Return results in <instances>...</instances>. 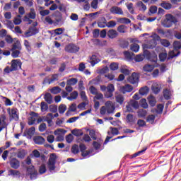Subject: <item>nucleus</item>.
<instances>
[{
	"label": "nucleus",
	"mask_w": 181,
	"mask_h": 181,
	"mask_svg": "<svg viewBox=\"0 0 181 181\" xmlns=\"http://www.w3.org/2000/svg\"><path fill=\"white\" fill-rule=\"evenodd\" d=\"M130 105L135 110H138L139 108V103L136 100H130L129 101Z\"/></svg>",
	"instance_id": "obj_42"
},
{
	"label": "nucleus",
	"mask_w": 181,
	"mask_h": 181,
	"mask_svg": "<svg viewBox=\"0 0 181 181\" xmlns=\"http://www.w3.org/2000/svg\"><path fill=\"white\" fill-rule=\"evenodd\" d=\"M151 90L154 94H158V93L160 91V84H159L158 82H153L151 86Z\"/></svg>",
	"instance_id": "obj_16"
},
{
	"label": "nucleus",
	"mask_w": 181,
	"mask_h": 181,
	"mask_svg": "<svg viewBox=\"0 0 181 181\" xmlns=\"http://www.w3.org/2000/svg\"><path fill=\"white\" fill-rule=\"evenodd\" d=\"M115 91V88L112 84H109L107 86V90L104 93L105 98H111L114 96V93Z\"/></svg>",
	"instance_id": "obj_8"
},
{
	"label": "nucleus",
	"mask_w": 181,
	"mask_h": 181,
	"mask_svg": "<svg viewBox=\"0 0 181 181\" xmlns=\"http://www.w3.org/2000/svg\"><path fill=\"white\" fill-rule=\"evenodd\" d=\"M64 50L67 53H77L80 50V47L76 44L71 43L65 46Z\"/></svg>",
	"instance_id": "obj_6"
},
{
	"label": "nucleus",
	"mask_w": 181,
	"mask_h": 181,
	"mask_svg": "<svg viewBox=\"0 0 181 181\" xmlns=\"http://www.w3.org/2000/svg\"><path fill=\"white\" fill-rule=\"evenodd\" d=\"M173 50H171L168 53V59H174V57H177L180 56V49H181V41H175L173 44Z\"/></svg>",
	"instance_id": "obj_2"
},
{
	"label": "nucleus",
	"mask_w": 181,
	"mask_h": 181,
	"mask_svg": "<svg viewBox=\"0 0 181 181\" xmlns=\"http://www.w3.org/2000/svg\"><path fill=\"white\" fill-rule=\"evenodd\" d=\"M71 152L72 153H74V155H76V153H78V145H74L71 148Z\"/></svg>",
	"instance_id": "obj_62"
},
{
	"label": "nucleus",
	"mask_w": 181,
	"mask_h": 181,
	"mask_svg": "<svg viewBox=\"0 0 181 181\" xmlns=\"http://www.w3.org/2000/svg\"><path fill=\"white\" fill-rule=\"evenodd\" d=\"M132 90H134V87L129 84H126L125 86L120 88V91L122 93V94H126V93H131Z\"/></svg>",
	"instance_id": "obj_15"
},
{
	"label": "nucleus",
	"mask_w": 181,
	"mask_h": 181,
	"mask_svg": "<svg viewBox=\"0 0 181 181\" xmlns=\"http://www.w3.org/2000/svg\"><path fill=\"white\" fill-rule=\"evenodd\" d=\"M11 50H22V45H21V42L16 41L13 44Z\"/></svg>",
	"instance_id": "obj_24"
},
{
	"label": "nucleus",
	"mask_w": 181,
	"mask_h": 181,
	"mask_svg": "<svg viewBox=\"0 0 181 181\" xmlns=\"http://www.w3.org/2000/svg\"><path fill=\"white\" fill-rule=\"evenodd\" d=\"M99 62L100 59L98 57L93 54L90 57L89 63H90L91 66H95V64H97V63H98Z\"/></svg>",
	"instance_id": "obj_20"
},
{
	"label": "nucleus",
	"mask_w": 181,
	"mask_h": 181,
	"mask_svg": "<svg viewBox=\"0 0 181 181\" xmlns=\"http://www.w3.org/2000/svg\"><path fill=\"white\" fill-rule=\"evenodd\" d=\"M8 176H13L14 177L16 176H21V173L16 170L11 169L8 170Z\"/></svg>",
	"instance_id": "obj_32"
},
{
	"label": "nucleus",
	"mask_w": 181,
	"mask_h": 181,
	"mask_svg": "<svg viewBox=\"0 0 181 181\" xmlns=\"http://www.w3.org/2000/svg\"><path fill=\"white\" fill-rule=\"evenodd\" d=\"M130 49L132 52H134L135 53H137V52H139V45L136 43L132 44Z\"/></svg>",
	"instance_id": "obj_38"
},
{
	"label": "nucleus",
	"mask_w": 181,
	"mask_h": 181,
	"mask_svg": "<svg viewBox=\"0 0 181 181\" xmlns=\"http://www.w3.org/2000/svg\"><path fill=\"white\" fill-rule=\"evenodd\" d=\"M174 36L176 39H178V40H180V39H181V30L175 31L174 32Z\"/></svg>",
	"instance_id": "obj_61"
},
{
	"label": "nucleus",
	"mask_w": 181,
	"mask_h": 181,
	"mask_svg": "<svg viewBox=\"0 0 181 181\" xmlns=\"http://www.w3.org/2000/svg\"><path fill=\"white\" fill-rule=\"evenodd\" d=\"M161 45L163 46H164L165 47H169V46H170V42H169V41L168 40H165V39H161L160 40Z\"/></svg>",
	"instance_id": "obj_48"
},
{
	"label": "nucleus",
	"mask_w": 181,
	"mask_h": 181,
	"mask_svg": "<svg viewBox=\"0 0 181 181\" xmlns=\"http://www.w3.org/2000/svg\"><path fill=\"white\" fill-rule=\"evenodd\" d=\"M80 95H81V98L83 101L88 102V99L87 98V95H86V92L81 91Z\"/></svg>",
	"instance_id": "obj_58"
},
{
	"label": "nucleus",
	"mask_w": 181,
	"mask_h": 181,
	"mask_svg": "<svg viewBox=\"0 0 181 181\" xmlns=\"http://www.w3.org/2000/svg\"><path fill=\"white\" fill-rule=\"evenodd\" d=\"M110 12L112 15H124V11H122V8L117 6H112L110 9Z\"/></svg>",
	"instance_id": "obj_11"
},
{
	"label": "nucleus",
	"mask_w": 181,
	"mask_h": 181,
	"mask_svg": "<svg viewBox=\"0 0 181 181\" xmlns=\"http://www.w3.org/2000/svg\"><path fill=\"white\" fill-rule=\"evenodd\" d=\"M127 29L128 27H127L125 25H120L117 27V32H119V33H127Z\"/></svg>",
	"instance_id": "obj_29"
},
{
	"label": "nucleus",
	"mask_w": 181,
	"mask_h": 181,
	"mask_svg": "<svg viewBox=\"0 0 181 181\" xmlns=\"http://www.w3.org/2000/svg\"><path fill=\"white\" fill-rule=\"evenodd\" d=\"M57 160V156L56 153H51L48 162L47 163V168L49 172L54 171L56 169V160Z\"/></svg>",
	"instance_id": "obj_4"
},
{
	"label": "nucleus",
	"mask_w": 181,
	"mask_h": 181,
	"mask_svg": "<svg viewBox=\"0 0 181 181\" xmlns=\"http://www.w3.org/2000/svg\"><path fill=\"white\" fill-rule=\"evenodd\" d=\"M110 70H112L113 71H115V70H118V64L115 63V62H112L110 65Z\"/></svg>",
	"instance_id": "obj_55"
},
{
	"label": "nucleus",
	"mask_w": 181,
	"mask_h": 181,
	"mask_svg": "<svg viewBox=\"0 0 181 181\" xmlns=\"http://www.w3.org/2000/svg\"><path fill=\"white\" fill-rule=\"evenodd\" d=\"M172 95V93H170V91L168 89L164 90L163 91V97L165 100H170V96Z\"/></svg>",
	"instance_id": "obj_39"
},
{
	"label": "nucleus",
	"mask_w": 181,
	"mask_h": 181,
	"mask_svg": "<svg viewBox=\"0 0 181 181\" xmlns=\"http://www.w3.org/2000/svg\"><path fill=\"white\" fill-rule=\"evenodd\" d=\"M24 45L27 49L28 52H32V47H30V42L28 40H24Z\"/></svg>",
	"instance_id": "obj_49"
},
{
	"label": "nucleus",
	"mask_w": 181,
	"mask_h": 181,
	"mask_svg": "<svg viewBox=\"0 0 181 181\" xmlns=\"http://www.w3.org/2000/svg\"><path fill=\"white\" fill-rule=\"evenodd\" d=\"M127 8L128 11L130 12V13L134 14V4L129 3V4L127 5Z\"/></svg>",
	"instance_id": "obj_54"
},
{
	"label": "nucleus",
	"mask_w": 181,
	"mask_h": 181,
	"mask_svg": "<svg viewBox=\"0 0 181 181\" xmlns=\"http://www.w3.org/2000/svg\"><path fill=\"white\" fill-rule=\"evenodd\" d=\"M107 35L110 39H115V37L118 36V32L114 29H112L107 31Z\"/></svg>",
	"instance_id": "obj_18"
},
{
	"label": "nucleus",
	"mask_w": 181,
	"mask_h": 181,
	"mask_svg": "<svg viewBox=\"0 0 181 181\" xmlns=\"http://www.w3.org/2000/svg\"><path fill=\"white\" fill-rule=\"evenodd\" d=\"M39 172L40 175H43V173H46V165L45 164H42L40 165Z\"/></svg>",
	"instance_id": "obj_59"
},
{
	"label": "nucleus",
	"mask_w": 181,
	"mask_h": 181,
	"mask_svg": "<svg viewBox=\"0 0 181 181\" xmlns=\"http://www.w3.org/2000/svg\"><path fill=\"white\" fill-rule=\"evenodd\" d=\"M47 108H49V107L47 106V103H46L45 102H42L41 111H42V112H44L45 111H47Z\"/></svg>",
	"instance_id": "obj_56"
},
{
	"label": "nucleus",
	"mask_w": 181,
	"mask_h": 181,
	"mask_svg": "<svg viewBox=\"0 0 181 181\" xmlns=\"http://www.w3.org/2000/svg\"><path fill=\"white\" fill-rule=\"evenodd\" d=\"M66 110H67V106H66V105L62 104L59 106V114H64V112H66Z\"/></svg>",
	"instance_id": "obj_46"
},
{
	"label": "nucleus",
	"mask_w": 181,
	"mask_h": 181,
	"mask_svg": "<svg viewBox=\"0 0 181 181\" xmlns=\"http://www.w3.org/2000/svg\"><path fill=\"white\" fill-rule=\"evenodd\" d=\"M24 17L30 18V19H36V11L34 8H30V12Z\"/></svg>",
	"instance_id": "obj_19"
},
{
	"label": "nucleus",
	"mask_w": 181,
	"mask_h": 181,
	"mask_svg": "<svg viewBox=\"0 0 181 181\" xmlns=\"http://www.w3.org/2000/svg\"><path fill=\"white\" fill-rule=\"evenodd\" d=\"M78 81V79H77L76 78H71L67 80L66 84L67 86H76Z\"/></svg>",
	"instance_id": "obj_31"
},
{
	"label": "nucleus",
	"mask_w": 181,
	"mask_h": 181,
	"mask_svg": "<svg viewBox=\"0 0 181 181\" xmlns=\"http://www.w3.org/2000/svg\"><path fill=\"white\" fill-rule=\"evenodd\" d=\"M39 33V29L35 26H30L29 28L24 33L23 37H30Z\"/></svg>",
	"instance_id": "obj_5"
},
{
	"label": "nucleus",
	"mask_w": 181,
	"mask_h": 181,
	"mask_svg": "<svg viewBox=\"0 0 181 181\" xmlns=\"http://www.w3.org/2000/svg\"><path fill=\"white\" fill-rule=\"evenodd\" d=\"M117 22L119 23H124L125 25L131 23V21L129 20V18H117Z\"/></svg>",
	"instance_id": "obj_27"
},
{
	"label": "nucleus",
	"mask_w": 181,
	"mask_h": 181,
	"mask_svg": "<svg viewBox=\"0 0 181 181\" xmlns=\"http://www.w3.org/2000/svg\"><path fill=\"white\" fill-rule=\"evenodd\" d=\"M7 111L13 119H15V121H18V119H19V115H18V109L13 108L11 111V108H8Z\"/></svg>",
	"instance_id": "obj_12"
},
{
	"label": "nucleus",
	"mask_w": 181,
	"mask_h": 181,
	"mask_svg": "<svg viewBox=\"0 0 181 181\" xmlns=\"http://www.w3.org/2000/svg\"><path fill=\"white\" fill-rule=\"evenodd\" d=\"M117 23L114 21H110L107 23V28H115Z\"/></svg>",
	"instance_id": "obj_60"
},
{
	"label": "nucleus",
	"mask_w": 181,
	"mask_h": 181,
	"mask_svg": "<svg viewBox=\"0 0 181 181\" xmlns=\"http://www.w3.org/2000/svg\"><path fill=\"white\" fill-rule=\"evenodd\" d=\"M60 91H62V88H60V87H59V86L53 87L51 89L52 94H59V93H60Z\"/></svg>",
	"instance_id": "obj_44"
},
{
	"label": "nucleus",
	"mask_w": 181,
	"mask_h": 181,
	"mask_svg": "<svg viewBox=\"0 0 181 181\" xmlns=\"http://www.w3.org/2000/svg\"><path fill=\"white\" fill-rule=\"evenodd\" d=\"M115 99L117 103L119 104H123L125 98H124V95L122 94H118L115 95Z\"/></svg>",
	"instance_id": "obj_28"
},
{
	"label": "nucleus",
	"mask_w": 181,
	"mask_h": 181,
	"mask_svg": "<svg viewBox=\"0 0 181 181\" xmlns=\"http://www.w3.org/2000/svg\"><path fill=\"white\" fill-rule=\"evenodd\" d=\"M89 91L90 93L93 94V95H95V94L98 93V90H97L96 88L94 87L93 86L89 88Z\"/></svg>",
	"instance_id": "obj_57"
},
{
	"label": "nucleus",
	"mask_w": 181,
	"mask_h": 181,
	"mask_svg": "<svg viewBox=\"0 0 181 181\" xmlns=\"http://www.w3.org/2000/svg\"><path fill=\"white\" fill-rule=\"evenodd\" d=\"M148 93H149V89L148 88V86L141 88L139 90V94H141V95H146V94H148Z\"/></svg>",
	"instance_id": "obj_41"
},
{
	"label": "nucleus",
	"mask_w": 181,
	"mask_h": 181,
	"mask_svg": "<svg viewBox=\"0 0 181 181\" xmlns=\"http://www.w3.org/2000/svg\"><path fill=\"white\" fill-rule=\"evenodd\" d=\"M140 103L142 108H148V103H146V99H141L140 100Z\"/></svg>",
	"instance_id": "obj_64"
},
{
	"label": "nucleus",
	"mask_w": 181,
	"mask_h": 181,
	"mask_svg": "<svg viewBox=\"0 0 181 181\" xmlns=\"http://www.w3.org/2000/svg\"><path fill=\"white\" fill-rule=\"evenodd\" d=\"M13 71H16V70L22 68V62L19 59H13L11 61V66Z\"/></svg>",
	"instance_id": "obj_9"
},
{
	"label": "nucleus",
	"mask_w": 181,
	"mask_h": 181,
	"mask_svg": "<svg viewBox=\"0 0 181 181\" xmlns=\"http://www.w3.org/2000/svg\"><path fill=\"white\" fill-rule=\"evenodd\" d=\"M124 57L127 60H132L135 57V54L126 51L124 52Z\"/></svg>",
	"instance_id": "obj_21"
},
{
	"label": "nucleus",
	"mask_w": 181,
	"mask_h": 181,
	"mask_svg": "<svg viewBox=\"0 0 181 181\" xmlns=\"http://www.w3.org/2000/svg\"><path fill=\"white\" fill-rule=\"evenodd\" d=\"M101 115H105V114H114L115 112V105L112 101L108 100L105 103V106H102L100 109Z\"/></svg>",
	"instance_id": "obj_1"
},
{
	"label": "nucleus",
	"mask_w": 181,
	"mask_h": 181,
	"mask_svg": "<svg viewBox=\"0 0 181 181\" xmlns=\"http://www.w3.org/2000/svg\"><path fill=\"white\" fill-rule=\"evenodd\" d=\"M90 6L93 9H97L98 8V0H93Z\"/></svg>",
	"instance_id": "obj_51"
},
{
	"label": "nucleus",
	"mask_w": 181,
	"mask_h": 181,
	"mask_svg": "<svg viewBox=\"0 0 181 181\" xmlns=\"http://www.w3.org/2000/svg\"><path fill=\"white\" fill-rule=\"evenodd\" d=\"M36 129L34 127L30 128L26 132H24V135H28V136L32 137V135L35 134Z\"/></svg>",
	"instance_id": "obj_33"
},
{
	"label": "nucleus",
	"mask_w": 181,
	"mask_h": 181,
	"mask_svg": "<svg viewBox=\"0 0 181 181\" xmlns=\"http://www.w3.org/2000/svg\"><path fill=\"white\" fill-rule=\"evenodd\" d=\"M145 59L144 54H138L134 57L135 62H142Z\"/></svg>",
	"instance_id": "obj_52"
},
{
	"label": "nucleus",
	"mask_w": 181,
	"mask_h": 181,
	"mask_svg": "<svg viewBox=\"0 0 181 181\" xmlns=\"http://www.w3.org/2000/svg\"><path fill=\"white\" fill-rule=\"evenodd\" d=\"M71 133L75 136H81V135H83V132L80 130H78L77 129L72 130Z\"/></svg>",
	"instance_id": "obj_47"
},
{
	"label": "nucleus",
	"mask_w": 181,
	"mask_h": 181,
	"mask_svg": "<svg viewBox=\"0 0 181 181\" xmlns=\"http://www.w3.org/2000/svg\"><path fill=\"white\" fill-rule=\"evenodd\" d=\"M10 166L13 169H19L21 166V162L17 158H13L10 160Z\"/></svg>",
	"instance_id": "obj_14"
},
{
	"label": "nucleus",
	"mask_w": 181,
	"mask_h": 181,
	"mask_svg": "<svg viewBox=\"0 0 181 181\" xmlns=\"http://www.w3.org/2000/svg\"><path fill=\"white\" fill-rule=\"evenodd\" d=\"M44 98L48 104H52L53 103V97H52V94H50L49 93H47L45 95Z\"/></svg>",
	"instance_id": "obj_26"
},
{
	"label": "nucleus",
	"mask_w": 181,
	"mask_h": 181,
	"mask_svg": "<svg viewBox=\"0 0 181 181\" xmlns=\"http://www.w3.org/2000/svg\"><path fill=\"white\" fill-rule=\"evenodd\" d=\"M127 80L131 84H138V82L139 81V74L134 72L132 76H129Z\"/></svg>",
	"instance_id": "obj_10"
},
{
	"label": "nucleus",
	"mask_w": 181,
	"mask_h": 181,
	"mask_svg": "<svg viewBox=\"0 0 181 181\" xmlns=\"http://www.w3.org/2000/svg\"><path fill=\"white\" fill-rule=\"evenodd\" d=\"M137 114L139 118H144L146 117V110L144 109H140L137 111Z\"/></svg>",
	"instance_id": "obj_35"
},
{
	"label": "nucleus",
	"mask_w": 181,
	"mask_h": 181,
	"mask_svg": "<svg viewBox=\"0 0 181 181\" xmlns=\"http://www.w3.org/2000/svg\"><path fill=\"white\" fill-rule=\"evenodd\" d=\"M33 141L37 145H43L45 140V138L42 137L41 136H37L33 138Z\"/></svg>",
	"instance_id": "obj_17"
},
{
	"label": "nucleus",
	"mask_w": 181,
	"mask_h": 181,
	"mask_svg": "<svg viewBox=\"0 0 181 181\" xmlns=\"http://www.w3.org/2000/svg\"><path fill=\"white\" fill-rule=\"evenodd\" d=\"M27 173H28V176H30V179H31V180L36 179L37 177V171H36L35 166L33 165L27 167Z\"/></svg>",
	"instance_id": "obj_7"
},
{
	"label": "nucleus",
	"mask_w": 181,
	"mask_h": 181,
	"mask_svg": "<svg viewBox=\"0 0 181 181\" xmlns=\"http://www.w3.org/2000/svg\"><path fill=\"white\" fill-rule=\"evenodd\" d=\"M11 56L14 59H16V57H19V54H21V49H11Z\"/></svg>",
	"instance_id": "obj_40"
},
{
	"label": "nucleus",
	"mask_w": 181,
	"mask_h": 181,
	"mask_svg": "<svg viewBox=\"0 0 181 181\" xmlns=\"http://www.w3.org/2000/svg\"><path fill=\"white\" fill-rule=\"evenodd\" d=\"M175 23H177V18L172 14H166L165 19L162 21L164 28H172Z\"/></svg>",
	"instance_id": "obj_3"
},
{
	"label": "nucleus",
	"mask_w": 181,
	"mask_h": 181,
	"mask_svg": "<svg viewBox=\"0 0 181 181\" xmlns=\"http://www.w3.org/2000/svg\"><path fill=\"white\" fill-rule=\"evenodd\" d=\"M98 28H107V20L105 18H103L100 21L98 22Z\"/></svg>",
	"instance_id": "obj_25"
},
{
	"label": "nucleus",
	"mask_w": 181,
	"mask_h": 181,
	"mask_svg": "<svg viewBox=\"0 0 181 181\" xmlns=\"http://www.w3.org/2000/svg\"><path fill=\"white\" fill-rule=\"evenodd\" d=\"M166 57H168V54L165 52H163L159 54L160 62H165V60H166Z\"/></svg>",
	"instance_id": "obj_53"
},
{
	"label": "nucleus",
	"mask_w": 181,
	"mask_h": 181,
	"mask_svg": "<svg viewBox=\"0 0 181 181\" xmlns=\"http://www.w3.org/2000/svg\"><path fill=\"white\" fill-rule=\"evenodd\" d=\"M25 155H26V153H25V150H20L18 152L17 158H19L20 159H23V158H25Z\"/></svg>",
	"instance_id": "obj_50"
},
{
	"label": "nucleus",
	"mask_w": 181,
	"mask_h": 181,
	"mask_svg": "<svg viewBox=\"0 0 181 181\" xmlns=\"http://www.w3.org/2000/svg\"><path fill=\"white\" fill-rule=\"evenodd\" d=\"M30 117L28 119V125H33L36 122V119L39 117V114L35 112H31Z\"/></svg>",
	"instance_id": "obj_13"
},
{
	"label": "nucleus",
	"mask_w": 181,
	"mask_h": 181,
	"mask_svg": "<svg viewBox=\"0 0 181 181\" xmlns=\"http://www.w3.org/2000/svg\"><path fill=\"white\" fill-rule=\"evenodd\" d=\"M104 99V95L101 93L100 92H98L97 94L95 95L93 97V100H103Z\"/></svg>",
	"instance_id": "obj_43"
},
{
	"label": "nucleus",
	"mask_w": 181,
	"mask_h": 181,
	"mask_svg": "<svg viewBox=\"0 0 181 181\" xmlns=\"http://www.w3.org/2000/svg\"><path fill=\"white\" fill-rule=\"evenodd\" d=\"M153 69H155V65L149 64H146L143 68L144 71H147L148 73H151Z\"/></svg>",
	"instance_id": "obj_22"
},
{
	"label": "nucleus",
	"mask_w": 181,
	"mask_h": 181,
	"mask_svg": "<svg viewBox=\"0 0 181 181\" xmlns=\"http://www.w3.org/2000/svg\"><path fill=\"white\" fill-rule=\"evenodd\" d=\"M136 6H138V8H139V11H143V12H145V11L146 9V5H145L144 4V2H142L141 1H139L136 3Z\"/></svg>",
	"instance_id": "obj_30"
},
{
	"label": "nucleus",
	"mask_w": 181,
	"mask_h": 181,
	"mask_svg": "<svg viewBox=\"0 0 181 181\" xmlns=\"http://www.w3.org/2000/svg\"><path fill=\"white\" fill-rule=\"evenodd\" d=\"M160 6H162V8H163L164 9H172V4L166 1L161 3Z\"/></svg>",
	"instance_id": "obj_37"
},
{
	"label": "nucleus",
	"mask_w": 181,
	"mask_h": 181,
	"mask_svg": "<svg viewBox=\"0 0 181 181\" xmlns=\"http://www.w3.org/2000/svg\"><path fill=\"white\" fill-rule=\"evenodd\" d=\"M49 84H52V83H54L57 80H59V74H55L51 76V78L47 79Z\"/></svg>",
	"instance_id": "obj_23"
},
{
	"label": "nucleus",
	"mask_w": 181,
	"mask_h": 181,
	"mask_svg": "<svg viewBox=\"0 0 181 181\" xmlns=\"http://www.w3.org/2000/svg\"><path fill=\"white\" fill-rule=\"evenodd\" d=\"M148 103L151 107H155L156 104V99H155V97L150 95L148 96Z\"/></svg>",
	"instance_id": "obj_36"
},
{
	"label": "nucleus",
	"mask_w": 181,
	"mask_h": 181,
	"mask_svg": "<svg viewBox=\"0 0 181 181\" xmlns=\"http://www.w3.org/2000/svg\"><path fill=\"white\" fill-rule=\"evenodd\" d=\"M77 97H78V93L77 91H74L70 94V96H69L67 99L71 101L73 100L77 99Z\"/></svg>",
	"instance_id": "obj_34"
},
{
	"label": "nucleus",
	"mask_w": 181,
	"mask_h": 181,
	"mask_svg": "<svg viewBox=\"0 0 181 181\" xmlns=\"http://www.w3.org/2000/svg\"><path fill=\"white\" fill-rule=\"evenodd\" d=\"M126 119L127 122H134L135 121V117H134V115L132 114H128L126 117Z\"/></svg>",
	"instance_id": "obj_45"
},
{
	"label": "nucleus",
	"mask_w": 181,
	"mask_h": 181,
	"mask_svg": "<svg viewBox=\"0 0 181 181\" xmlns=\"http://www.w3.org/2000/svg\"><path fill=\"white\" fill-rule=\"evenodd\" d=\"M87 104H88V102L84 101V102L80 103V104L78 105V108L79 110H84V108H86V105H87Z\"/></svg>",
	"instance_id": "obj_63"
}]
</instances>
